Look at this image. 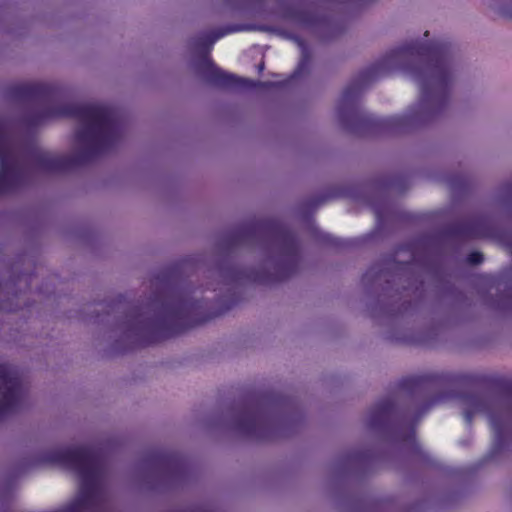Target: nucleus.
<instances>
[{"label":"nucleus","mask_w":512,"mask_h":512,"mask_svg":"<svg viewBox=\"0 0 512 512\" xmlns=\"http://www.w3.org/2000/svg\"><path fill=\"white\" fill-rule=\"evenodd\" d=\"M325 200H326V198L319 199L317 204H321V203L325 202Z\"/></svg>","instance_id":"obj_25"},{"label":"nucleus","mask_w":512,"mask_h":512,"mask_svg":"<svg viewBox=\"0 0 512 512\" xmlns=\"http://www.w3.org/2000/svg\"><path fill=\"white\" fill-rule=\"evenodd\" d=\"M235 428L245 436L262 439L272 428V424L262 412L246 409L236 417Z\"/></svg>","instance_id":"obj_11"},{"label":"nucleus","mask_w":512,"mask_h":512,"mask_svg":"<svg viewBox=\"0 0 512 512\" xmlns=\"http://www.w3.org/2000/svg\"><path fill=\"white\" fill-rule=\"evenodd\" d=\"M240 274H241V273H237V275H236V277H237L238 279H241V278H242V275H240Z\"/></svg>","instance_id":"obj_28"},{"label":"nucleus","mask_w":512,"mask_h":512,"mask_svg":"<svg viewBox=\"0 0 512 512\" xmlns=\"http://www.w3.org/2000/svg\"><path fill=\"white\" fill-rule=\"evenodd\" d=\"M239 30L238 27H229V28H226L224 30H213L212 32H227V33H230V32H237Z\"/></svg>","instance_id":"obj_21"},{"label":"nucleus","mask_w":512,"mask_h":512,"mask_svg":"<svg viewBox=\"0 0 512 512\" xmlns=\"http://www.w3.org/2000/svg\"><path fill=\"white\" fill-rule=\"evenodd\" d=\"M320 36H332L333 34H325V33H322V34H319Z\"/></svg>","instance_id":"obj_26"},{"label":"nucleus","mask_w":512,"mask_h":512,"mask_svg":"<svg viewBox=\"0 0 512 512\" xmlns=\"http://www.w3.org/2000/svg\"><path fill=\"white\" fill-rule=\"evenodd\" d=\"M484 256L479 251L470 252L467 255L466 261L471 265H479L483 262Z\"/></svg>","instance_id":"obj_19"},{"label":"nucleus","mask_w":512,"mask_h":512,"mask_svg":"<svg viewBox=\"0 0 512 512\" xmlns=\"http://www.w3.org/2000/svg\"><path fill=\"white\" fill-rule=\"evenodd\" d=\"M402 182H403V183H406V179L394 178V179L390 180V181L387 183V186H388L389 188H391V187L396 186V184H398V183H402Z\"/></svg>","instance_id":"obj_20"},{"label":"nucleus","mask_w":512,"mask_h":512,"mask_svg":"<svg viewBox=\"0 0 512 512\" xmlns=\"http://www.w3.org/2000/svg\"><path fill=\"white\" fill-rule=\"evenodd\" d=\"M443 235L449 239L470 240L482 239L488 236V221L482 216L457 220L449 224Z\"/></svg>","instance_id":"obj_10"},{"label":"nucleus","mask_w":512,"mask_h":512,"mask_svg":"<svg viewBox=\"0 0 512 512\" xmlns=\"http://www.w3.org/2000/svg\"><path fill=\"white\" fill-rule=\"evenodd\" d=\"M13 125V119L0 115V194L15 191L26 180V173L15 155V143L10 133Z\"/></svg>","instance_id":"obj_6"},{"label":"nucleus","mask_w":512,"mask_h":512,"mask_svg":"<svg viewBox=\"0 0 512 512\" xmlns=\"http://www.w3.org/2000/svg\"><path fill=\"white\" fill-rule=\"evenodd\" d=\"M264 68H265V64H264V62L262 61V62H261V63H259V65H258V71H259V72H262V71L264 70Z\"/></svg>","instance_id":"obj_24"},{"label":"nucleus","mask_w":512,"mask_h":512,"mask_svg":"<svg viewBox=\"0 0 512 512\" xmlns=\"http://www.w3.org/2000/svg\"><path fill=\"white\" fill-rule=\"evenodd\" d=\"M456 181H457V178H450L449 179V184H450L451 188H455L456 187Z\"/></svg>","instance_id":"obj_23"},{"label":"nucleus","mask_w":512,"mask_h":512,"mask_svg":"<svg viewBox=\"0 0 512 512\" xmlns=\"http://www.w3.org/2000/svg\"><path fill=\"white\" fill-rule=\"evenodd\" d=\"M324 242L328 246H331L336 249L346 248L352 245L351 240H343L328 235L324 237Z\"/></svg>","instance_id":"obj_15"},{"label":"nucleus","mask_w":512,"mask_h":512,"mask_svg":"<svg viewBox=\"0 0 512 512\" xmlns=\"http://www.w3.org/2000/svg\"><path fill=\"white\" fill-rule=\"evenodd\" d=\"M260 30L262 32H269V33H272V32H280L279 30L275 29V28H272L270 26H263V27H260Z\"/></svg>","instance_id":"obj_22"},{"label":"nucleus","mask_w":512,"mask_h":512,"mask_svg":"<svg viewBox=\"0 0 512 512\" xmlns=\"http://www.w3.org/2000/svg\"><path fill=\"white\" fill-rule=\"evenodd\" d=\"M210 36L209 39L205 41H201L200 45L203 46V50L205 54H208L213 44L221 39L226 34H208Z\"/></svg>","instance_id":"obj_17"},{"label":"nucleus","mask_w":512,"mask_h":512,"mask_svg":"<svg viewBox=\"0 0 512 512\" xmlns=\"http://www.w3.org/2000/svg\"><path fill=\"white\" fill-rule=\"evenodd\" d=\"M192 292L169 282L156 291L145 305H137L129 314V329L141 347L158 344L202 325L223 310L209 312L206 300L194 299Z\"/></svg>","instance_id":"obj_4"},{"label":"nucleus","mask_w":512,"mask_h":512,"mask_svg":"<svg viewBox=\"0 0 512 512\" xmlns=\"http://www.w3.org/2000/svg\"><path fill=\"white\" fill-rule=\"evenodd\" d=\"M431 386L466 390L457 395L463 405V417L471 425L477 413H486L494 434V450H502L512 433V376H486L468 373H437L408 376L398 388L417 394Z\"/></svg>","instance_id":"obj_3"},{"label":"nucleus","mask_w":512,"mask_h":512,"mask_svg":"<svg viewBox=\"0 0 512 512\" xmlns=\"http://www.w3.org/2000/svg\"><path fill=\"white\" fill-rule=\"evenodd\" d=\"M403 440L411 446V452L418 461H422L424 463L431 462L430 455L427 452H425L422 449L421 445L418 443L413 427L411 428L409 433L405 435Z\"/></svg>","instance_id":"obj_13"},{"label":"nucleus","mask_w":512,"mask_h":512,"mask_svg":"<svg viewBox=\"0 0 512 512\" xmlns=\"http://www.w3.org/2000/svg\"><path fill=\"white\" fill-rule=\"evenodd\" d=\"M421 418V414H419L416 419H415V422L419 421V419Z\"/></svg>","instance_id":"obj_27"},{"label":"nucleus","mask_w":512,"mask_h":512,"mask_svg":"<svg viewBox=\"0 0 512 512\" xmlns=\"http://www.w3.org/2000/svg\"><path fill=\"white\" fill-rule=\"evenodd\" d=\"M405 415L398 408L392 396L378 401L369 411L368 427L373 431H388L397 420L404 419Z\"/></svg>","instance_id":"obj_9"},{"label":"nucleus","mask_w":512,"mask_h":512,"mask_svg":"<svg viewBox=\"0 0 512 512\" xmlns=\"http://www.w3.org/2000/svg\"><path fill=\"white\" fill-rule=\"evenodd\" d=\"M204 77L210 84L220 88H271L278 84L274 82L254 81L227 73L217 67L211 59L205 57Z\"/></svg>","instance_id":"obj_8"},{"label":"nucleus","mask_w":512,"mask_h":512,"mask_svg":"<svg viewBox=\"0 0 512 512\" xmlns=\"http://www.w3.org/2000/svg\"><path fill=\"white\" fill-rule=\"evenodd\" d=\"M176 458V455L170 453H157L152 456L153 461L159 465L170 464L176 461Z\"/></svg>","instance_id":"obj_16"},{"label":"nucleus","mask_w":512,"mask_h":512,"mask_svg":"<svg viewBox=\"0 0 512 512\" xmlns=\"http://www.w3.org/2000/svg\"><path fill=\"white\" fill-rule=\"evenodd\" d=\"M454 49L451 44L428 40L403 44L388 51L379 61L361 70L343 90L338 118L347 129H355L370 119L360 110L361 91L372 82L390 76L394 71L410 75L420 87L417 112L395 116L389 126H404L419 118H432L445 110L450 100L453 82Z\"/></svg>","instance_id":"obj_1"},{"label":"nucleus","mask_w":512,"mask_h":512,"mask_svg":"<svg viewBox=\"0 0 512 512\" xmlns=\"http://www.w3.org/2000/svg\"><path fill=\"white\" fill-rule=\"evenodd\" d=\"M10 96L21 102L35 103L44 107L21 119L28 125H39L53 118H75L86 125L75 132L78 143L87 147L73 154H54L35 151L34 158L38 169L48 173L73 170L91 162L98 154L107 151L120 138L121 121L116 108L102 104H55L61 96V89L49 83H20L9 89Z\"/></svg>","instance_id":"obj_2"},{"label":"nucleus","mask_w":512,"mask_h":512,"mask_svg":"<svg viewBox=\"0 0 512 512\" xmlns=\"http://www.w3.org/2000/svg\"><path fill=\"white\" fill-rule=\"evenodd\" d=\"M464 181H465V180L461 177V178H460V182H461V183H464Z\"/></svg>","instance_id":"obj_29"},{"label":"nucleus","mask_w":512,"mask_h":512,"mask_svg":"<svg viewBox=\"0 0 512 512\" xmlns=\"http://www.w3.org/2000/svg\"><path fill=\"white\" fill-rule=\"evenodd\" d=\"M268 239L280 251V259L274 265V272L266 277L254 278L261 283L282 282L293 276L299 268V242L295 232L279 219L255 220L238 226L227 236L229 247L247 245Z\"/></svg>","instance_id":"obj_5"},{"label":"nucleus","mask_w":512,"mask_h":512,"mask_svg":"<svg viewBox=\"0 0 512 512\" xmlns=\"http://www.w3.org/2000/svg\"><path fill=\"white\" fill-rule=\"evenodd\" d=\"M277 36L291 40L298 44L301 50V58L298 63V66L295 70L296 76H302L304 73H306L309 69L310 61H311V51L308 47V45L305 43L303 39L304 34H276Z\"/></svg>","instance_id":"obj_12"},{"label":"nucleus","mask_w":512,"mask_h":512,"mask_svg":"<svg viewBox=\"0 0 512 512\" xmlns=\"http://www.w3.org/2000/svg\"><path fill=\"white\" fill-rule=\"evenodd\" d=\"M23 396L18 370L10 364L0 363V420L19 408Z\"/></svg>","instance_id":"obj_7"},{"label":"nucleus","mask_w":512,"mask_h":512,"mask_svg":"<svg viewBox=\"0 0 512 512\" xmlns=\"http://www.w3.org/2000/svg\"><path fill=\"white\" fill-rule=\"evenodd\" d=\"M501 5L499 7V12L510 19H512V0H500Z\"/></svg>","instance_id":"obj_18"},{"label":"nucleus","mask_w":512,"mask_h":512,"mask_svg":"<svg viewBox=\"0 0 512 512\" xmlns=\"http://www.w3.org/2000/svg\"><path fill=\"white\" fill-rule=\"evenodd\" d=\"M383 273V270L378 264L372 265L363 275L362 282L365 284H372L377 281Z\"/></svg>","instance_id":"obj_14"}]
</instances>
